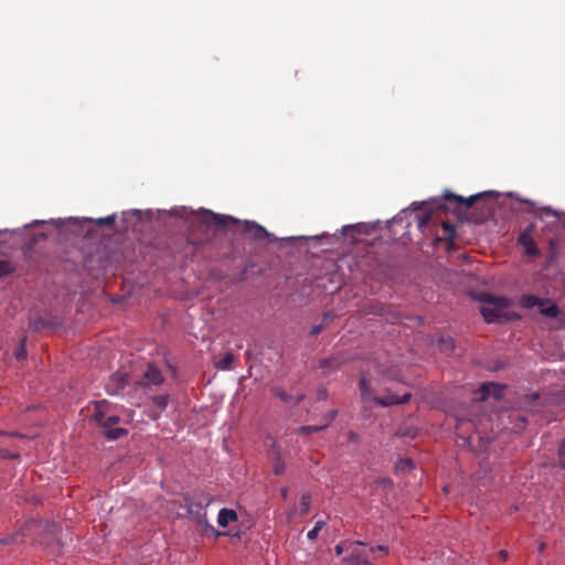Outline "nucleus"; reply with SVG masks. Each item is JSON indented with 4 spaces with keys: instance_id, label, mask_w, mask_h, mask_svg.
I'll return each instance as SVG.
<instances>
[{
    "instance_id": "1",
    "label": "nucleus",
    "mask_w": 565,
    "mask_h": 565,
    "mask_svg": "<svg viewBox=\"0 0 565 565\" xmlns=\"http://www.w3.org/2000/svg\"><path fill=\"white\" fill-rule=\"evenodd\" d=\"M61 531V527L54 523L31 520L10 537L0 540V543L38 544L50 554L58 555L62 551Z\"/></svg>"
},
{
    "instance_id": "2",
    "label": "nucleus",
    "mask_w": 565,
    "mask_h": 565,
    "mask_svg": "<svg viewBox=\"0 0 565 565\" xmlns=\"http://www.w3.org/2000/svg\"><path fill=\"white\" fill-rule=\"evenodd\" d=\"M478 300L482 305L480 313L488 323L509 321L516 317L514 312L509 311L511 301L505 297L482 292Z\"/></svg>"
},
{
    "instance_id": "3",
    "label": "nucleus",
    "mask_w": 565,
    "mask_h": 565,
    "mask_svg": "<svg viewBox=\"0 0 565 565\" xmlns=\"http://www.w3.org/2000/svg\"><path fill=\"white\" fill-rule=\"evenodd\" d=\"M94 419L97 425L103 428V434L110 440H117L128 433L127 429L118 426L121 418L117 415H106V413L102 411L100 404L96 407Z\"/></svg>"
},
{
    "instance_id": "4",
    "label": "nucleus",
    "mask_w": 565,
    "mask_h": 565,
    "mask_svg": "<svg viewBox=\"0 0 565 565\" xmlns=\"http://www.w3.org/2000/svg\"><path fill=\"white\" fill-rule=\"evenodd\" d=\"M234 221L233 217L213 213L211 211H201L193 214L191 222L198 223L205 228L218 230L227 226L230 222Z\"/></svg>"
},
{
    "instance_id": "5",
    "label": "nucleus",
    "mask_w": 565,
    "mask_h": 565,
    "mask_svg": "<svg viewBox=\"0 0 565 565\" xmlns=\"http://www.w3.org/2000/svg\"><path fill=\"white\" fill-rule=\"evenodd\" d=\"M533 227L532 224L529 225L518 237V243L524 248V254L527 257H537L541 255L532 236Z\"/></svg>"
},
{
    "instance_id": "6",
    "label": "nucleus",
    "mask_w": 565,
    "mask_h": 565,
    "mask_svg": "<svg viewBox=\"0 0 565 565\" xmlns=\"http://www.w3.org/2000/svg\"><path fill=\"white\" fill-rule=\"evenodd\" d=\"M127 383L128 373L118 371L109 376L106 383V391L110 395H117L126 387Z\"/></svg>"
},
{
    "instance_id": "7",
    "label": "nucleus",
    "mask_w": 565,
    "mask_h": 565,
    "mask_svg": "<svg viewBox=\"0 0 565 565\" xmlns=\"http://www.w3.org/2000/svg\"><path fill=\"white\" fill-rule=\"evenodd\" d=\"M482 196V194H476V195H471L469 198H463V196H460V195H457V194H447L446 195V200L449 204H454L456 209L458 210H468L470 207H472V205L478 201L480 200Z\"/></svg>"
},
{
    "instance_id": "8",
    "label": "nucleus",
    "mask_w": 565,
    "mask_h": 565,
    "mask_svg": "<svg viewBox=\"0 0 565 565\" xmlns=\"http://www.w3.org/2000/svg\"><path fill=\"white\" fill-rule=\"evenodd\" d=\"M411 396L412 394L409 392L404 393L402 396L387 394L381 397H374V403L383 407L401 405L407 403L411 399Z\"/></svg>"
},
{
    "instance_id": "9",
    "label": "nucleus",
    "mask_w": 565,
    "mask_h": 565,
    "mask_svg": "<svg viewBox=\"0 0 565 565\" xmlns=\"http://www.w3.org/2000/svg\"><path fill=\"white\" fill-rule=\"evenodd\" d=\"M244 230L248 233L255 241H262L265 238H271L273 234L266 231L262 225L246 221L244 224Z\"/></svg>"
},
{
    "instance_id": "10",
    "label": "nucleus",
    "mask_w": 565,
    "mask_h": 565,
    "mask_svg": "<svg viewBox=\"0 0 565 565\" xmlns=\"http://www.w3.org/2000/svg\"><path fill=\"white\" fill-rule=\"evenodd\" d=\"M338 412L335 409H332L324 416V422L321 425L301 426L298 428V431L301 434H312L323 430L331 424V422L335 418Z\"/></svg>"
},
{
    "instance_id": "11",
    "label": "nucleus",
    "mask_w": 565,
    "mask_h": 565,
    "mask_svg": "<svg viewBox=\"0 0 565 565\" xmlns=\"http://www.w3.org/2000/svg\"><path fill=\"white\" fill-rule=\"evenodd\" d=\"M146 385H160L163 382V376L159 369L149 365L143 375Z\"/></svg>"
},
{
    "instance_id": "12",
    "label": "nucleus",
    "mask_w": 565,
    "mask_h": 565,
    "mask_svg": "<svg viewBox=\"0 0 565 565\" xmlns=\"http://www.w3.org/2000/svg\"><path fill=\"white\" fill-rule=\"evenodd\" d=\"M238 520L237 512L232 509H222L217 515V524L221 527L228 526L230 523L236 522Z\"/></svg>"
},
{
    "instance_id": "13",
    "label": "nucleus",
    "mask_w": 565,
    "mask_h": 565,
    "mask_svg": "<svg viewBox=\"0 0 565 565\" xmlns=\"http://www.w3.org/2000/svg\"><path fill=\"white\" fill-rule=\"evenodd\" d=\"M342 364V360L339 356H331L328 359H322L319 362L320 369L323 370L324 375H329L332 372L337 371Z\"/></svg>"
},
{
    "instance_id": "14",
    "label": "nucleus",
    "mask_w": 565,
    "mask_h": 565,
    "mask_svg": "<svg viewBox=\"0 0 565 565\" xmlns=\"http://www.w3.org/2000/svg\"><path fill=\"white\" fill-rule=\"evenodd\" d=\"M522 307L524 308H533L535 306H543L544 302H550V299H543L534 295H524L520 300Z\"/></svg>"
},
{
    "instance_id": "15",
    "label": "nucleus",
    "mask_w": 565,
    "mask_h": 565,
    "mask_svg": "<svg viewBox=\"0 0 565 565\" xmlns=\"http://www.w3.org/2000/svg\"><path fill=\"white\" fill-rule=\"evenodd\" d=\"M335 315L331 311L324 312L322 317V321L319 324H316L311 328L310 334L318 335L320 334L327 324L334 319Z\"/></svg>"
},
{
    "instance_id": "16",
    "label": "nucleus",
    "mask_w": 565,
    "mask_h": 565,
    "mask_svg": "<svg viewBox=\"0 0 565 565\" xmlns=\"http://www.w3.org/2000/svg\"><path fill=\"white\" fill-rule=\"evenodd\" d=\"M540 307V312L545 317L557 318L559 315L557 306L552 300H550V302H544V305Z\"/></svg>"
},
{
    "instance_id": "17",
    "label": "nucleus",
    "mask_w": 565,
    "mask_h": 565,
    "mask_svg": "<svg viewBox=\"0 0 565 565\" xmlns=\"http://www.w3.org/2000/svg\"><path fill=\"white\" fill-rule=\"evenodd\" d=\"M343 562L352 565H372L367 559L363 558L359 553H352L351 555L343 558Z\"/></svg>"
},
{
    "instance_id": "18",
    "label": "nucleus",
    "mask_w": 565,
    "mask_h": 565,
    "mask_svg": "<svg viewBox=\"0 0 565 565\" xmlns=\"http://www.w3.org/2000/svg\"><path fill=\"white\" fill-rule=\"evenodd\" d=\"M438 348L441 352H446V353L452 352L455 349V341L452 338H449V337L441 338L438 341Z\"/></svg>"
},
{
    "instance_id": "19",
    "label": "nucleus",
    "mask_w": 565,
    "mask_h": 565,
    "mask_svg": "<svg viewBox=\"0 0 565 565\" xmlns=\"http://www.w3.org/2000/svg\"><path fill=\"white\" fill-rule=\"evenodd\" d=\"M311 509V495L309 493H302L300 498V513L306 515Z\"/></svg>"
},
{
    "instance_id": "20",
    "label": "nucleus",
    "mask_w": 565,
    "mask_h": 565,
    "mask_svg": "<svg viewBox=\"0 0 565 565\" xmlns=\"http://www.w3.org/2000/svg\"><path fill=\"white\" fill-rule=\"evenodd\" d=\"M234 359L235 358L233 353H226L220 361L216 362V367L221 370H228L231 369Z\"/></svg>"
},
{
    "instance_id": "21",
    "label": "nucleus",
    "mask_w": 565,
    "mask_h": 565,
    "mask_svg": "<svg viewBox=\"0 0 565 565\" xmlns=\"http://www.w3.org/2000/svg\"><path fill=\"white\" fill-rule=\"evenodd\" d=\"M497 391V386L493 383H486L480 387V397L479 399L483 401L492 393L494 394Z\"/></svg>"
},
{
    "instance_id": "22",
    "label": "nucleus",
    "mask_w": 565,
    "mask_h": 565,
    "mask_svg": "<svg viewBox=\"0 0 565 565\" xmlns=\"http://www.w3.org/2000/svg\"><path fill=\"white\" fill-rule=\"evenodd\" d=\"M360 391H361V397L364 401L370 399V397H371L370 384L365 377H362L360 381Z\"/></svg>"
},
{
    "instance_id": "23",
    "label": "nucleus",
    "mask_w": 565,
    "mask_h": 565,
    "mask_svg": "<svg viewBox=\"0 0 565 565\" xmlns=\"http://www.w3.org/2000/svg\"><path fill=\"white\" fill-rule=\"evenodd\" d=\"M14 271V267L9 260L0 259V277L8 276Z\"/></svg>"
},
{
    "instance_id": "24",
    "label": "nucleus",
    "mask_w": 565,
    "mask_h": 565,
    "mask_svg": "<svg viewBox=\"0 0 565 565\" xmlns=\"http://www.w3.org/2000/svg\"><path fill=\"white\" fill-rule=\"evenodd\" d=\"M25 342H26V337H23L20 341L19 347L14 351V356L18 360H24L26 358Z\"/></svg>"
},
{
    "instance_id": "25",
    "label": "nucleus",
    "mask_w": 565,
    "mask_h": 565,
    "mask_svg": "<svg viewBox=\"0 0 565 565\" xmlns=\"http://www.w3.org/2000/svg\"><path fill=\"white\" fill-rule=\"evenodd\" d=\"M324 525H326V521L316 522L313 529L308 532L307 537L311 541H315L318 537L319 532L322 530V527Z\"/></svg>"
},
{
    "instance_id": "26",
    "label": "nucleus",
    "mask_w": 565,
    "mask_h": 565,
    "mask_svg": "<svg viewBox=\"0 0 565 565\" xmlns=\"http://www.w3.org/2000/svg\"><path fill=\"white\" fill-rule=\"evenodd\" d=\"M433 214L425 212L418 217L417 226L419 230L424 231V228L431 222Z\"/></svg>"
},
{
    "instance_id": "27",
    "label": "nucleus",
    "mask_w": 565,
    "mask_h": 565,
    "mask_svg": "<svg viewBox=\"0 0 565 565\" xmlns=\"http://www.w3.org/2000/svg\"><path fill=\"white\" fill-rule=\"evenodd\" d=\"M152 402L160 409H164L169 403V395H157L152 398Z\"/></svg>"
},
{
    "instance_id": "28",
    "label": "nucleus",
    "mask_w": 565,
    "mask_h": 565,
    "mask_svg": "<svg viewBox=\"0 0 565 565\" xmlns=\"http://www.w3.org/2000/svg\"><path fill=\"white\" fill-rule=\"evenodd\" d=\"M443 228L445 231L446 238L452 239L455 237V226L448 222H441Z\"/></svg>"
},
{
    "instance_id": "29",
    "label": "nucleus",
    "mask_w": 565,
    "mask_h": 565,
    "mask_svg": "<svg viewBox=\"0 0 565 565\" xmlns=\"http://www.w3.org/2000/svg\"><path fill=\"white\" fill-rule=\"evenodd\" d=\"M47 326V323L45 322V320L43 318H38L35 320H33L31 323H30V328L33 330V331H41L42 329H44L45 327Z\"/></svg>"
},
{
    "instance_id": "30",
    "label": "nucleus",
    "mask_w": 565,
    "mask_h": 565,
    "mask_svg": "<svg viewBox=\"0 0 565 565\" xmlns=\"http://www.w3.org/2000/svg\"><path fill=\"white\" fill-rule=\"evenodd\" d=\"M115 222H116V215H109V216L100 217V218L96 220L97 224H99V225H108V226L114 225Z\"/></svg>"
},
{
    "instance_id": "31",
    "label": "nucleus",
    "mask_w": 565,
    "mask_h": 565,
    "mask_svg": "<svg viewBox=\"0 0 565 565\" xmlns=\"http://www.w3.org/2000/svg\"><path fill=\"white\" fill-rule=\"evenodd\" d=\"M414 468V461H398V463L395 466V470H412Z\"/></svg>"
},
{
    "instance_id": "32",
    "label": "nucleus",
    "mask_w": 565,
    "mask_h": 565,
    "mask_svg": "<svg viewBox=\"0 0 565 565\" xmlns=\"http://www.w3.org/2000/svg\"><path fill=\"white\" fill-rule=\"evenodd\" d=\"M274 393L276 396H278L282 402H290L291 396L287 394L286 392L281 391L280 388L276 387L274 388Z\"/></svg>"
},
{
    "instance_id": "33",
    "label": "nucleus",
    "mask_w": 565,
    "mask_h": 565,
    "mask_svg": "<svg viewBox=\"0 0 565 565\" xmlns=\"http://www.w3.org/2000/svg\"><path fill=\"white\" fill-rule=\"evenodd\" d=\"M285 469H286L285 461H277L276 465L274 466V472L276 475L284 473Z\"/></svg>"
},
{
    "instance_id": "34",
    "label": "nucleus",
    "mask_w": 565,
    "mask_h": 565,
    "mask_svg": "<svg viewBox=\"0 0 565 565\" xmlns=\"http://www.w3.org/2000/svg\"><path fill=\"white\" fill-rule=\"evenodd\" d=\"M467 424L465 422H459L456 430H457V435L465 438V434L468 433V430L465 429V426Z\"/></svg>"
},
{
    "instance_id": "35",
    "label": "nucleus",
    "mask_w": 565,
    "mask_h": 565,
    "mask_svg": "<svg viewBox=\"0 0 565 565\" xmlns=\"http://www.w3.org/2000/svg\"><path fill=\"white\" fill-rule=\"evenodd\" d=\"M433 209L440 211V210H447L448 207L446 206V204L443 201L438 200L433 203Z\"/></svg>"
},
{
    "instance_id": "36",
    "label": "nucleus",
    "mask_w": 565,
    "mask_h": 565,
    "mask_svg": "<svg viewBox=\"0 0 565 565\" xmlns=\"http://www.w3.org/2000/svg\"><path fill=\"white\" fill-rule=\"evenodd\" d=\"M380 551V552H383L385 555L388 554V547L385 546V545H377L376 547H372L371 551Z\"/></svg>"
},
{
    "instance_id": "37",
    "label": "nucleus",
    "mask_w": 565,
    "mask_h": 565,
    "mask_svg": "<svg viewBox=\"0 0 565 565\" xmlns=\"http://www.w3.org/2000/svg\"><path fill=\"white\" fill-rule=\"evenodd\" d=\"M558 455L561 457H565V438L562 440V443L558 447Z\"/></svg>"
},
{
    "instance_id": "38",
    "label": "nucleus",
    "mask_w": 565,
    "mask_h": 565,
    "mask_svg": "<svg viewBox=\"0 0 565 565\" xmlns=\"http://www.w3.org/2000/svg\"><path fill=\"white\" fill-rule=\"evenodd\" d=\"M498 555H499V557H500L503 562H505V561L508 559V556H509V554H508V552H507L505 550H501V551L499 552V554H498Z\"/></svg>"
},
{
    "instance_id": "39",
    "label": "nucleus",
    "mask_w": 565,
    "mask_h": 565,
    "mask_svg": "<svg viewBox=\"0 0 565 565\" xmlns=\"http://www.w3.org/2000/svg\"><path fill=\"white\" fill-rule=\"evenodd\" d=\"M327 395H328L327 390L321 388V390L318 391V397L319 398L324 399V398H327Z\"/></svg>"
},
{
    "instance_id": "40",
    "label": "nucleus",
    "mask_w": 565,
    "mask_h": 565,
    "mask_svg": "<svg viewBox=\"0 0 565 565\" xmlns=\"http://www.w3.org/2000/svg\"><path fill=\"white\" fill-rule=\"evenodd\" d=\"M334 551L338 555H341L343 552V547L340 544H338L335 545Z\"/></svg>"
},
{
    "instance_id": "41",
    "label": "nucleus",
    "mask_w": 565,
    "mask_h": 565,
    "mask_svg": "<svg viewBox=\"0 0 565 565\" xmlns=\"http://www.w3.org/2000/svg\"><path fill=\"white\" fill-rule=\"evenodd\" d=\"M281 497L286 500L287 497H288V489L287 488H284L281 489Z\"/></svg>"
},
{
    "instance_id": "42",
    "label": "nucleus",
    "mask_w": 565,
    "mask_h": 565,
    "mask_svg": "<svg viewBox=\"0 0 565 565\" xmlns=\"http://www.w3.org/2000/svg\"><path fill=\"white\" fill-rule=\"evenodd\" d=\"M212 502H213V498H212V497H209V498H206V499H205L204 504H205V507H207V505H210Z\"/></svg>"
},
{
    "instance_id": "43",
    "label": "nucleus",
    "mask_w": 565,
    "mask_h": 565,
    "mask_svg": "<svg viewBox=\"0 0 565 565\" xmlns=\"http://www.w3.org/2000/svg\"><path fill=\"white\" fill-rule=\"evenodd\" d=\"M545 214H554V212L548 207L544 209Z\"/></svg>"
},
{
    "instance_id": "44",
    "label": "nucleus",
    "mask_w": 565,
    "mask_h": 565,
    "mask_svg": "<svg viewBox=\"0 0 565 565\" xmlns=\"http://www.w3.org/2000/svg\"><path fill=\"white\" fill-rule=\"evenodd\" d=\"M19 455H11L9 459H12V460H15V459H19Z\"/></svg>"
},
{
    "instance_id": "45",
    "label": "nucleus",
    "mask_w": 565,
    "mask_h": 565,
    "mask_svg": "<svg viewBox=\"0 0 565 565\" xmlns=\"http://www.w3.org/2000/svg\"><path fill=\"white\" fill-rule=\"evenodd\" d=\"M545 548V543H541L540 551L542 552Z\"/></svg>"
},
{
    "instance_id": "46",
    "label": "nucleus",
    "mask_w": 565,
    "mask_h": 565,
    "mask_svg": "<svg viewBox=\"0 0 565 565\" xmlns=\"http://www.w3.org/2000/svg\"><path fill=\"white\" fill-rule=\"evenodd\" d=\"M302 398H303V396H302V395H301V396H299V397L297 398V402H296V403H297V404H298V403H300V402L302 401Z\"/></svg>"
},
{
    "instance_id": "47",
    "label": "nucleus",
    "mask_w": 565,
    "mask_h": 565,
    "mask_svg": "<svg viewBox=\"0 0 565 565\" xmlns=\"http://www.w3.org/2000/svg\"><path fill=\"white\" fill-rule=\"evenodd\" d=\"M354 544H358V545H364V543H363V542H361V541H356V542H354Z\"/></svg>"
},
{
    "instance_id": "48",
    "label": "nucleus",
    "mask_w": 565,
    "mask_h": 565,
    "mask_svg": "<svg viewBox=\"0 0 565 565\" xmlns=\"http://www.w3.org/2000/svg\"><path fill=\"white\" fill-rule=\"evenodd\" d=\"M562 468L565 469V463L562 465Z\"/></svg>"
}]
</instances>
